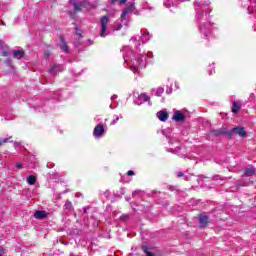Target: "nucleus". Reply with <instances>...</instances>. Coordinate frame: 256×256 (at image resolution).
Listing matches in <instances>:
<instances>
[{"mask_svg":"<svg viewBox=\"0 0 256 256\" xmlns=\"http://www.w3.org/2000/svg\"><path fill=\"white\" fill-rule=\"evenodd\" d=\"M238 135L239 137L245 138L247 137V131H245V127L237 126L231 130L227 131L228 137H233V135Z\"/></svg>","mask_w":256,"mask_h":256,"instance_id":"obj_1","label":"nucleus"},{"mask_svg":"<svg viewBox=\"0 0 256 256\" xmlns=\"http://www.w3.org/2000/svg\"><path fill=\"white\" fill-rule=\"evenodd\" d=\"M100 23H101L100 37H105L107 35V34H105L107 32V25H109V16L108 15H104L100 19Z\"/></svg>","mask_w":256,"mask_h":256,"instance_id":"obj_2","label":"nucleus"},{"mask_svg":"<svg viewBox=\"0 0 256 256\" xmlns=\"http://www.w3.org/2000/svg\"><path fill=\"white\" fill-rule=\"evenodd\" d=\"M70 3L74 5V13H81L85 7H87L88 2L87 1H82V2H75V0H70Z\"/></svg>","mask_w":256,"mask_h":256,"instance_id":"obj_3","label":"nucleus"},{"mask_svg":"<svg viewBox=\"0 0 256 256\" xmlns=\"http://www.w3.org/2000/svg\"><path fill=\"white\" fill-rule=\"evenodd\" d=\"M172 119L173 121H176V123H185V121H187V116L181 113V111L177 110L174 112Z\"/></svg>","mask_w":256,"mask_h":256,"instance_id":"obj_4","label":"nucleus"},{"mask_svg":"<svg viewBox=\"0 0 256 256\" xmlns=\"http://www.w3.org/2000/svg\"><path fill=\"white\" fill-rule=\"evenodd\" d=\"M198 217H199V223H200L201 229H205V227H207V225L211 223V221L209 220V216L205 214H199Z\"/></svg>","mask_w":256,"mask_h":256,"instance_id":"obj_5","label":"nucleus"},{"mask_svg":"<svg viewBox=\"0 0 256 256\" xmlns=\"http://www.w3.org/2000/svg\"><path fill=\"white\" fill-rule=\"evenodd\" d=\"M103 133H105V127L102 124L96 125L93 131L94 137H102Z\"/></svg>","mask_w":256,"mask_h":256,"instance_id":"obj_6","label":"nucleus"},{"mask_svg":"<svg viewBox=\"0 0 256 256\" xmlns=\"http://www.w3.org/2000/svg\"><path fill=\"white\" fill-rule=\"evenodd\" d=\"M133 9H135V5L134 4H130L128 7H126L121 14V19L123 21H125V19H127V15H129V13L133 12Z\"/></svg>","mask_w":256,"mask_h":256,"instance_id":"obj_7","label":"nucleus"},{"mask_svg":"<svg viewBox=\"0 0 256 256\" xmlns=\"http://www.w3.org/2000/svg\"><path fill=\"white\" fill-rule=\"evenodd\" d=\"M157 117L159 121L165 122L167 119H169V113L167 111H159L157 113Z\"/></svg>","mask_w":256,"mask_h":256,"instance_id":"obj_8","label":"nucleus"},{"mask_svg":"<svg viewBox=\"0 0 256 256\" xmlns=\"http://www.w3.org/2000/svg\"><path fill=\"white\" fill-rule=\"evenodd\" d=\"M256 174V170L253 166L246 168V170L244 171L243 176L244 177H252V175Z\"/></svg>","mask_w":256,"mask_h":256,"instance_id":"obj_9","label":"nucleus"},{"mask_svg":"<svg viewBox=\"0 0 256 256\" xmlns=\"http://www.w3.org/2000/svg\"><path fill=\"white\" fill-rule=\"evenodd\" d=\"M14 59H23L25 57V51L23 50H14L13 51Z\"/></svg>","mask_w":256,"mask_h":256,"instance_id":"obj_10","label":"nucleus"},{"mask_svg":"<svg viewBox=\"0 0 256 256\" xmlns=\"http://www.w3.org/2000/svg\"><path fill=\"white\" fill-rule=\"evenodd\" d=\"M227 129L222 128V129H218V130H212L211 131V135H213L214 137H217V135H227Z\"/></svg>","mask_w":256,"mask_h":256,"instance_id":"obj_11","label":"nucleus"},{"mask_svg":"<svg viewBox=\"0 0 256 256\" xmlns=\"http://www.w3.org/2000/svg\"><path fill=\"white\" fill-rule=\"evenodd\" d=\"M35 219H45L47 217V213L45 211L38 210L34 213Z\"/></svg>","mask_w":256,"mask_h":256,"instance_id":"obj_12","label":"nucleus"},{"mask_svg":"<svg viewBox=\"0 0 256 256\" xmlns=\"http://www.w3.org/2000/svg\"><path fill=\"white\" fill-rule=\"evenodd\" d=\"M26 182L28 183V185H34L35 183H37V177H35L34 175H30L26 178Z\"/></svg>","mask_w":256,"mask_h":256,"instance_id":"obj_13","label":"nucleus"},{"mask_svg":"<svg viewBox=\"0 0 256 256\" xmlns=\"http://www.w3.org/2000/svg\"><path fill=\"white\" fill-rule=\"evenodd\" d=\"M241 110V104L234 102L233 106H232V113H239V111Z\"/></svg>","mask_w":256,"mask_h":256,"instance_id":"obj_14","label":"nucleus"},{"mask_svg":"<svg viewBox=\"0 0 256 256\" xmlns=\"http://www.w3.org/2000/svg\"><path fill=\"white\" fill-rule=\"evenodd\" d=\"M142 251H143L147 256H155V255H153V253H151V251H149V247H147V246H143V247H142Z\"/></svg>","mask_w":256,"mask_h":256,"instance_id":"obj_15","label":"nucleus"},{"mask_svg":"<svg viewBox=\"0 0 256 256\" xmlns=\"http://www.w3.org/2000/svg\"><path fill=\"white\" fill-rule=\"evenodd\" d=\"M140 99H143V101L147 102V101H151V97L147 96V94L142 93L140 95Z\"/></svg>","mask_w":256,"mask_h":256,"instance_id":"obj_16","label":"nucleus"},{"mask_svg":"<svg viewBox=\"0 0 256 256\" xmlns=\"http://www.w3.org/2000/svg\"><path fill=\"white\" fill-rule=\"evenodd\" d=\"M60 47L62 49V51H65V38H63V36H60Z\"/></svg>","mask_w":256,"mask_h":256,"instance_id":"obj_17","label":"nucleus"},{"mask_svg":"<svg viewBox=\"0 0 256 256\" xmlns=\"http://www.w3.org/2000/svg\"><path fill=\"white\" fill-rule=\"evenodd\" d=\"M9 142V138H1L0 139V147H2L4 145V143H8Z\"/></svg>","mask_w":256,"mask_h":256,"instance_id":"obj_18","label":"nucleus"},{"mask_svg":"<svg viewBox=\"0 0 256 256\" xmlns=\"http://www.w3.org/2000/svg\"><path fill=\"white\" fill-rule=\"evenodd\" d=\"M1 56L2 57H9V52L8 51H2Z\"/></svg>","mask_w":256,"mask_h":256,"instance_id":"obj_19","label":"nucleus"},{"mask_svg":"<svg viewBox=\"0 0 256 256\" xmlns=\"http://www.w3.org/2000/svg\"><path fill=\"white\" fill-rule=\"evenodd\" d=\"M57 69V66L54 65L50 68V73L55 74V70Z\"/></svg>","mask_w":256,"mask_h":256,"instance_id":"obj_20","label":"nucleus"},{"mask_svg":"<svg viewBox=\"0 0 256 256\" xmlns=\"http://www.w3.org/2000/svg\"><path fill=\"white\" fill-rule=\"evenodd\" d=\"M127 175H128L129 177H133V175H135V172H134L133 170H129V171L127 172Z\"/></svg>","mask_w":256,"mask_h":256,"instance_id":"obj_21","label":"nucleus"},{"mask_svg":"<svg viewBox=\"0 0 256 256\" xmlns=\"http://www.w3.org/2000/svg\"><path fill=\"white\" fill-rule=\"evenodd\" d=\"M16 167L17 169H23V164H21V162H17Z\"/></svg>","mask_w":256,"mask_h":256,"instance_id":"obj_22","label":"nucleus"},{"mask_svg":"<svg viewBox=\"0 0 256 256\" xmlns=\"http://www.w3.org/2000/svg\"><path fill=\"white\" fill-rule=\"evenodd\" d=\"M5 255V248L0 246V256Z\"/></svg>","mask_w":256,"mask_h":256,"instance_id":"obj_23","label":"nucleus"},{"mask_svg":"<svg viewBox=\"0 0 256 256\" xmlns=\"http://www.w3.org/2000/svg\"><path fill=\"white\" fill-rule=\"evenodd\" d=\"M65 207H66V209H71V207H72L71 202H66Z\"/></svg>","mask_w":256,"mask_h":256,"instance_id":"obj_24","label":"nucleus"},{"mask_svg":"<svg viewBox=\"0 0 256 256\" xmlns=\"http://www.w3.org/2000/svg\"><path fill=\"white\" fill-rule=\"evenodd\" d=\"M119 3H120V5H123V4L127 3V0H120Z\"/></svg>","mask_w":256,"mask_h":256,"instance_id":"obj_25","label":"nucleus"},{"mask_svg":"<svg viewBox=\"0 0 256 256\" xmlns=\"http://www.w3.org/2000/svg\"><path fill=\"white\" fill-rule=\"evenodd\" d=\"M65 53H69V46L65 45Z\"/></svg>","mask_w":256,"mask_h":256,"instance_id":"obj_26","label":"nucleus"},{"mask_svg":"<svg viewBox=\"0 0 256 256\" xmlns=\"http://www.w3.org/2000/svg\"><path fill=\"white\" fill-rule=\"evenodd\" d=\"M6 65H11V59L6 60Z\"/></svg>","mask_w":256,"mask_h":256,"instance_id":"obj_27","label":"nucleus"},{"mask_svg":"<svg viewBox=\"0 0 256 256\" xmlns=\"http://www.w3.org/2000/svg\"><path fill=\"white\" fill-rule=\"evenodd\" d=\"M183 172H178V175H177V177H183Z\"/></svg>","mask_w":256,"mask_h":256,"instance_id":"obj_28","label":"nucleus"},{"mask_svg":"<svg viewBox=\"0 0 256 256\" xmlns=\"http://www.w3.org/2000/svg\"><path fill=\"white\" fill-rule=\"evenodd\" d=\"M83 211H84L85 214H87V213H88V208H87V207H84V208H83Z\"/></svg>","mask_w":256,"mask_h":256,"instance_id":"obj_29","label":"nucleus"},{"mask_svg":"<svg viewBox=\"0 0 256 256\" xmlns=\"http://www.w3.org/2000/svg\"><path fill=\"white\" fill-rule=\"evenodd\" d=\"M77 35H81V33L77 32Z\"/></svg>","mask_w":256,"mask_h":256,"instance_id":"obj_30","label":"nucleus"}]
</instances>
